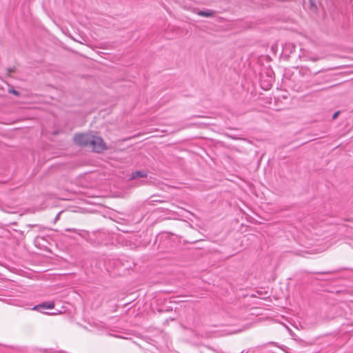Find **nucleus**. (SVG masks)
Instances as JSON below:
<instances>
[{
	"instance_id": "obj_1",
	"label": "nucleus",
	"mask_w": 353,
	"mask_h": 353,
	"mask_svg": "<svg viewBox=\"0 0 353 353\" xmlns=\"http://www.w3.org/2000/svg\"><path fill=\"white\" fill-rule=\"evenodd\" d=\"M74 143L79 146L89 147L94 152L100 153L107 149L102 138L89 134H77L74 136Z\"/></svg>"
},
{
	"instance_id": "obj_2",
	"label": "nucleus",
	"mask_w": 353,
	"mask_h": 353,
	"mask_svg": "<svg viewBox=\"0 0 353 353\" xmlns=\"http://www.w3.org/2000/svg\"><path fill=\"white\" fill-rule=\"evenodd\" d=\"M54 307V302H44L37 305L32 307L33 310H40L41 309H53Z\"/></svg>"
},
{
	"instance_id": "obj_3",
	"label": "nucleus",
	"mask_w": 353,
	"mask_h": 353,
	"mask_svg": "<svg viewBox=\"0 0 353 353\" xmlns=\"http://www.w3.org/2000/svg\"><path fill=\"white\" fill-rule=\"evenodd\" d=\"M215 11L211 10H199L196 12L199 16L205 17H212L215 15Z\"/></svg>"
},
{
	"instance_id": "obj_4",
	"label": "nucleus",
	"mask_w": 353,
	"mask_h": 353,
	"mask_svg": "<svg viewBox=\"0 0 353 353\" xmlns=\"http://www.w3.org/2000/svg\"><path fill=\"white\" fill-rule=\"evenodd\" d=\"M147 176V173L143 171H136L132 174L131 179L143 178Z\"/></svg>"
},
{
	"instance_id": "obj_5",
	"label": "nucleus",
	"mask_w": 353,
	"mask_h": 353,
	"mask_svg": "<svg viewBox=\"0 0 353 353\" xmlns=\"http://www.w3.org/2000/svg\"><path fill=\"white\" fill-rule=\"evenodd\" d=\"M311 9L316 10L317 9V6L316 4L315 0H310Z\"/></svg>"
},
{
	"instance_id": "obj_6",
	"label": "nucleus",
	"mask_w": 353,
	"mask_h": 353,
	"mask_svg": "<svg viewBox=\"0 0 353 353\" xmlns=\"http://www.w3.org/2000/svg\"><path fill=\"white\" fill-rule=\"evenodd\" d=\"M8 92L10 93H12V94L16 95V96H19V92L18 91L15 90L13 88L9 89Z\"/></svg>"
},
{
	"instance_id": "obj_7",
	"label": "nucleus",
	"mask_w": 353,
	"mask_h": 353,
	"mask_svg": "<svg viewBox=\"0 0 353 353\" xmlns=\"http://www.w3.org/2000/svg\"><path fill=\"white\" fill-rule=\"evenodd\" d=\"M65 231L74 232H76V233H79V230H77V229L67 228V229H65Z\"/></svg>"
},
{
	"instance_id": "obj_8",
	"label": "nucleus",
	"mask_w": 353,
	"mask_h": 353,
	"mask_svg": "<svg viewBox=\"0 0 353 353\" xmlns=\"http://www.w3.org/2000/svg\"><path fill=\"white\" fill-rule=\"evenodd\" d=\"M339 113H340V112H339V111L336 112L333 114V116H332V119H336L337 118V117L339 116Z\"/></svg>"
},
{
	"instance_id": "obj_9",
	"label": "nucleus",
	"mask_w": 353,
	"mask_h": 353,
	"mask_svg": "<svg viewBox=\"0 0 353 353\" xmlns=\"http://www.w3.org/2000/svg\"><path fill=\"white\" fill-rule=\"evenodd\" d=\"M312 60L313 61H316V60H317V59L313 58V59H312Z\"/></svg>"
}]
</instances>
